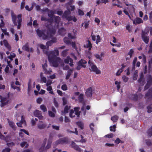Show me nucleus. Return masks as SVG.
Returning a JSON list of instances; mask_svg holds the SVG:
<instances>
[{
    "mask_svg": "<svg viewBox=\"0 0 152 152\" xmlns=\"http://www.w3.org/2000/svg\"><path fill=\"white\" fill-rule=\"evenodd\" d=\"M38 35L39 37H42L43 39H49L50 38L53 39V40L48 42L46 43V45L48 47L51 46L53 43L56 42V39L53 38V36L56 32V30L54 28L49 29L47 30H44L40 31L37 29V30Z\"/></svg>",
    "mask_w": 152,
    "mask_h": 152,
    "instance_id": "1",
    "label": "nucleus"
},
{
    "mask_svg": "<svg viewBox=\"0 0 152 152\" xmlns=\"http://www.w3.org/2000/svg\"><path fill=\"white\" fill-rule=\"evenodd\" d=\"M46 54L48 56L49 61L54 67L58 66L61 63V58L57 56L59 54V52L57 48H55L54 50L50 51L49 52H45Z\"/></svg>",
    "mask_w": 152,
    "mask_h": 152,
    "instance_id": "2",
    "label": "nucleus"
},
{
    "mask_svg": "<svg viewBox=\"0 0 152 152\" xmlns=\"http://www.w3.org/2000/svg\"><path fill=\"white\" fill-rule=\"evenodd\" d=\"M51 144V141L48 140L47 142V139L45 138L42 142L41 147L39 149V151L40 152L46 151L47 150L50 148Z\"/></svg>",
    "mask_w": 152,
    "mask_h": 152,
    "instance_id": "3",
    "label": "nucleus"
},
{
    "mask_svg": "<svg viewBox=\"0 0 152 152\" xmlns=\"http://www.w3.org/2000/svg\"><path fill=\"white\" fill-rule=\"evenodd\" d=\"M11 14L13 23L15 26L17 25V23H18L17 28L18 29H19L21 26L22 21L21 15L19 14L18 15L17 17L12 12Z\"/></svg>",
    "mask_w": 152,
    "mask_h": 152,
    "instance_id": "4",
    "label": "nucleus"
},
{
    "mask_svg": "<svg viewBox=\"0 0 152 152\" xmlns=\"http://www.w3.org/2000/svg\"><path fill=\"white\" fill-rule=\"evenodd\" d=\"M70 13L71 12L70 10L65 11L62 15V18H66L68 21L73 20V21L76 22L77 20L74 16H69Z\"/></svg>",
    "mask_w": 152,
    "mask_h": 152,
    "instance_id": "5",
    "label": "nucleus"
},
{
    "mask_svg": "<svg viewBox=\"0 0 152 152\" xmlns=\"http://www.w3.org/2000/svg\"><path fill=\"white\" fill-rule=\"evenodd\" d=\"M88 64L90 66L89 69L91 71L94 72L97 74H100L101 73L100 70L98 69L97 66L90 60L88 61Z\"/></svg>",
    "mask_w": 152,
    "mask_h": 152,
    "instance_id": "6",
    "label": "nucleus"
},
{
    "mask_svg": "<svg viewBox=\"0 0 152 152\" xmlns=\"http://www.w3.org/2000/svg\"><path fill=\"white\" fill-rule=\"evenodd\" d=\"M69 139L67 137H64L57 140L53 143V145L56 146L59 144H67L69 143Z\"/></svg>",
    "mask_w": 152,
    "mask_h": 152,
    "instance_id": "7",
    "label": "nucleus"
},
{
    "mask_svg": "<svg viewBox=\"0 0 152 152\" xmlns=\"http://www.w3.org/2000/svg\"><path fill=\"white\" fill-rule=\"evenodd\" d=\"M148 33V31H142V33L141 34V37L142 39L146 44H148L149 42V37L147 36Z\"/></svg>",
    "mask_w": 152,
    "mask_h": 152,
    "instance_id": "8",
    "label": "nucleus"
},
{
    "mask_svg": "<svg viewBox=\"0 0 152 152\" xmlns=\"http://www.w3.org/2000/svg\"><path fill=\"white\" fill-rule=\"evenodd\" d=\"M1 106L2 107L5 106L8 103L9 99L8 97H6L0 96Z\"/></svg>",
    "mask_w": 152,
    "mask_h": 152,
    "instance_id": "9",
    "label": "nucleus"
},
{
    "mask_svg": "<svg viewBox=\"0 0 152 152\" xmlns=\"http://www.w3.org/2000/svg\"><path fill=\"white\" fill-rule=\"evenodd\" d=\"M47 126V124L43 123L42 121H39L37 124V127L40 130H42L45 129Z\"/></svg>",
    "mask_w": 152,
    "mask_h": 152,
    "instance_id": "10",
    "label": "nucleus"
},
{
    "mask_svg": "<svg viewBox=\"0 0 152 152\" xmlns=\"http://www.w3.org/2000/svg\"><path fill=\"white\" fill-rule=\"evenodd\" d=\"M70 146L75 149L77 151H78V152H81V151L82 150L81 148L73 141L72 142Z\"/></svg>",
    "mask_w": 152,
    "mask_h": 152,
    "instance_id": "11",
    "label": "nucleus"
},
{
    "mask_svg": "<svg viewBox=\"0 0 152 152\" xmlns=\"http://www.w3.org/2000/svg\"><path fill=\"white\" fill-rule=\"evenodd\" d=\"M152 78L151 76L149 75L148 76L147 79V83L145 87V89H147L148 88L149 86L152 84Z\"/></svg>",
    "mask_w": 152,
    "mask_h": 152,
    "instance_id": "12",
    "label": "nucleus"
},
{
    "mask_svg": "<svg viewBox=\"0 0 152 152\" xmlns=\"http://www.w3.org/2000/svg\"><path fill=\"white\" fill-rule=\"evenodd\" d=\"M34 115L38 118L40 120H42L43 119V117L42 115L41 112L39 110H36L34 112Z\"/></svg>",
    "mask_w": 152,
    "mask_h": 152,
    "instance_id": "13",
    "label": "nucleus"
},
{
    "mask_svg": "<svg viewBox=\"0 0 152 152\" xmlns=\"http://www.w3.org/2000/svg\"><path fill=\"white\" fill-rule=\"evenodd\" d=\"M64 62L65 63L69 64V62H70L69 64V65L71 66H73V60L69 56H67V58L65 59L64 60Z\"/></svg>",
    "mask_w": 152,
    "mask_h": 152,
    "instance_id": "14",
    "label": "nucleus"
},
{
    "mask_svg": "<svg viewBox=\"0 0 152 152\" xmlns=\"http://www.w3.org/2000/svg\"><path fill=\"white\" fill-rule=\"evenodd\" d=\"M22 49L26 51L27 52H33V50L32 48H29L28 45V44H26L25 45H23L22 48Z\"/></svg>",
    "mask_w": 152,
    "mask_h": 152,
    "instance_id": "15",
    "label": "nucleus"
},
{
    "mask_svg": "<svg viewBox=\"0 0 152 152\" xmlns=\"http://www.w3.org/2000/svg\"><path fill=\"white\" fill-rule=\"evenodd\" d=\"M92 94V89L91 87L88 88L85 92L86 95L88 97H91Z\"/></svg>",
    "mask_w": 152,
    "mask_h": 152,
    "instance_id": "16",
    "label": "nucleus"
},
{
    "mask_svg": "<svg viewBox=\"0 0 152 152\" xmlns=\"http://www.w3.org/2000/svg\"><path fill=\"white\" fill-rule=\"evenodd\" d=\"M7 120L9 126L14 130H15L16 127L15 123L12 121H10L9 119H7Z\"/></svg>",
    "mask_w": 152,
    "mask_h": 152,
    "instance_id": "17",
    "label": "nucleus"
},
{
    "mask_svg": "<svg viewBox=\"0 0 152 152\" xmlns=\"http://www.w3.org/2000/svg\"><path fill=\"white\" fill-rule=\"evenodd\" d=\"M143 21L142 19L139 18H136L135 19L133 20V23L135 24H139L141 23H142Z\"/></svg>",
    "mask_w": 152,
    "mask_h": 152,
    "instance_id": "18",
    "label": "nucleus"
},
{
    "mask_svg": "<svg viewBox=\"0 0 152 152\" xmlns=\"http://www.w3.org/2000/svg\"><path fill=\"white\" fill-rule=\"evenodd\" d=\"M84 47L86 48H88L89 50H90L92 48V45L91 42L88 40L87 41L86 44L84 46Z\"/></svg>",
    "mask_w": 152,
    "mask_h": 152,
    "instance_id": "19",
    "label": "nucleus"
},
{
    "mask_svg": "<svg viewBox=\"0 0 152 152\" xmlns=\"http://www.w3.org/2000/svg\"><path fill=\"white\" fill-rule=\"evenodd\" d=\"M146 97L148 99L152 97V89H150L148 93L145 95Z\"/></svg>",
    "mask_w": 152,
    "mask_h": 152,
    "instance_id": "20",
    "label": "nucleus"
},
{
    "mask_svg": "<svg viewBox=\"0 0 152 152\" xmlns=\"http://www.w3.org/2000/svg\"><path fill=\"white\" fill-rule=\"evenodd\" d=\"M80 108L79 107H77L74 108L75 113L78 117H79L80 114V111H79Z\"/></svg>",
    "mask_w": 152,
    "mask_h": 152,
    "instance_id": "21",
    "label": "nucleus"
},
{
    "mask_svg": "<svg viewBox=\"0 0 152 152\" xmlns=\"http://www.w3.org/2000/svg\"><path fill=\"white\" fill-rule=\"evenodd\" d=\"M70 106H69L67 105L64 108V111H62V114L63 115V114H64L68 113V110L70 109Z\"/></svg>",
    "mask_w": 152,
    "mask_h": 152,
    "instance_id": "22",
    "label": "nucleus"
},
{
    "mask_svg": "<svg viewBox=\"0 0 152 152\" xmlns=\"http://www.w3.org/2000/svg\"><path fill=\"white\" fill-rule=\"evenodd\" d=\"M54 20L55 22L57 24V26H58V24L60 22L61 19L59 16H54Z\"/></svg>",
    "mask_w": 152,
    "mask_h": 152,
    "instance_id": "23",
    "label": "nucleus"
},
{
    "mask_svg": "<svg viewBox=\"0 0 152 152\" xmlns=\"http://www.w3.org/2000/svg\"><path fill=\"white\" fill-rule=\"evenodd\" d=\"M39 47L41 49L43 50V52L44 53H45V54H46L45 52H49L50 51H46L45 49L46 47L45 45L42 44H39Z\"/></svg>",
    "mask_w": 152,
    "mask_h": 152,
    "instance_id": "24",
    "label": "nucleus"
},
{
    "mask_svg": "<svg viewBox=\"0 0 152 152\" xmlns=\"http://www.w3.org/2000/svg\"><path fill=\"white\" fill-rule=\"evenodd\" d=\"M47 87V90L49 91V93L53 95L54 94V93L52 90L53 89L52 87L51 86H48Z\"/></svg>",
    "mask_w": 152,
    "mask_h": 152,
    "instance_id": "25",
    "label": "nucleus"
},
{
    "mask_svg": "<svg viewBox=\"0 0 152 152\" xmlns=\"http://www.w3.org/2000/svg\"><path fill=\"white\" fill-rule=\"evenodd\" d=\"M43 73L42 72L40 74L41 80L44 83H45L47 82V80L46 77L43 76Z\"/></svg>",
    "mask_w": 152,
    "mask_h": 152,
    "instance_id": "26",
    "label": "nucleus"
},
{
    "mask_svg": "<svg viewBox=\"0 0 152 152\" xmlns=\"http://www.w3.org/2000/svg\"><path fill=\"white\" fill-rule=\"evenodd\" d=\"M144 77V75L142 72L140 74V77L139 80H138V81L139 83H140L142 82V84L143 85V80Z\"/></svg>",
    "mask_w": 152,
    "mask_h": 152,
    "instance_id": "27",
    "label": "nucleus"
},
{
    "mask_svg": "<svg viewBox=\"0 0 152 152\" xmlns=\"http://www.w3.org/2000/svg\"><path fill=\"white\" fill-rule=\"evenodd\" d=\"M73 70V69H70L68 71L67 75L66 77V79L67 80L69 78Z\"/></svg>",
    "mask_w": 152,
    "mask_h": 152,
    "instance_id": "28",
    "label": "nucleus"
},
{
    "mask_svg": "<svg viewBox=\"0 0 152 152\" xmlns=\"http://www.w3.org/2000/svg\"><path fill=\"white\" fill-rule=\"evenodd\" d=\"M80 61H81V64L82 67L85 68L86 67V64L87 62L85 60L83 59H81Z\"/></svg>",
    "mask_w": 152,
    "mask_h": 152,
    "instance_id": "29",
    "label": "nucleus"
},
{
    "mask_svg": "<svg viewBox=\"0 0 152 152\" xmlns=\"http://www.w3.org/2000/svg\"><path fill=\"white\" fill-rule=\"evenodd\" d=\"M20 145L22 147H23L24 146H25V148H26L28 147V144L27 142H23L20 143Z\"/></svg>",
    "mask_w": 152,
    "mask_h": 152,
    "instance_id": "30",
    "label": "nucleus"
},
{
    "mask_svg": "<svg viewBox=\"0 0 152 152\" xmlns=\"http://www.w3.org/2000/svg\"><path fill=\"white\" fill-rule=\"evenodd\" d=\"M77 124L78 126L81 129H83L84 128V124L83 123L81 122H78L77 123Z\"/></svg>",
    "mask_w": 152,
    "mask_h": 152,
    "instance_id": "31",
    "label": "nucleus"
},
{
    "mask_svg": "<svg viewBox=\"0 0 152 152\" xmlns=\"http://www.w3.org/2000/svg\"><path fill=\"white\" fill-rule=\"evenodd\" d=\"M64 41L67 44L69 45L71 44V41L67 37H65L64 39Z\"/></svg>",
    "mask_w": 152,
    "mask_h": 152,
    "instance_id": "32",
    "label": "nucleus"
},
{
    "mask_svg": "<svg viewBox=\"0 0 152 152\" xmlns=\"http://www.w3.org/2000/svg\"><path fill=\"white\" fill-rule=\"evenodd\" d=\"M138 71L137 70H136L134 72L133 74V79L134 80H136L137 79L138 76Z\"/></svg>",
    "mask_w": 152,
    "mask_h": 152,
    "instance_id": "33",
    "label": "nucleus"
},
{
    "mask_svg": "<svg viewBox=\"0 0 152 152\" xmlns=\"http://www.w3.org/2000/svg\"><path fill=\"white\" fill-rule=\"evenodd\" d=\"M83 94H80L79 96L78 100L80 102H83Z\"/></svg>",
    "mask_w": 152,
    "mask_h": 152,
    "instance_id": "34",
    "label": "nucleus"
},
{
    "mask_svg": "<svg viewBox=\"0 0 152 152\" xmlns=\"http://www.w3.org/2000/svg\"><path fill=\"white\" fill-rule=\"evenodd\" d=\"M40 108L43 112L47 111V109L46 106L44 104H42L40 106Z\"/></svg>",
    "mask_w": 152,
    "mask_h": 152,
    "instance_id": "35",
    "label": "nucleus"
},
{
    "mask_svg": "<svg viewBox=\"0 0 152 152\" xmlns=\"http://www.w3.org/2000/svg\"><path fill=\"white\" fill-rule=\"evenodd\" d=\"M118 118V117L117 115H115L111 118V120L113 122H116Z\"/></svg>",
    "mask_w": 152,
    "mask_h": 152,
    "instance_id": "36",
    "label": "nucleus"
},
{
    "mask_svg": "<svg viewBox=\"0 0 152 152\" xmlns=\"http://www.w3.org/2000/svg\"><path fill=\"white\" fill-rule=\"evenodd\" d=\"M137 57H134V60H133V63H132L133 66L132 67V70H134L135 66L136 63L137 61Z\"/></svg>",
    "mask_w": 152,
    "mask_h": 152,
    "instance_id": "37",
    "label": "nucleus"
},
{
    "mask_svg": "<svg viewBox=\"0 0 152 152\" xmlns=\"http://www.w3.org/2000/svg\"><path fill=\"white\" fill-rule=\"evenodd\" d=\"M76 114L74 113V111L73 110H71L69 113V116L71 118L74 117Z\"/></svg>",
    "mask_w": 152,
    "mask_h": 152,
    "instance_id": "38",
    "label": "nucleus"
},
{
    "mask_svg": "<svg viewBox=\"0 0 152 152\" xmlns=\"http://www.w3.org/2000/svg\"><path fill=\"white\" fill-rule=\"evenodd\" d=\"M121 83V82H118L117 81H116L115 82V85H116L117 88L118 90L120 88V84Z\"/></svg>",
    "mask_w": 152,
    "mask_h": 152,
    "instance_id": "39",
    "label": "nucleus"
},
{
    "mask_svg": "<svg viewBox=\"0 0 152 152\" xmlns=\"http://www.w3.org/2000/svg\"><path fill=\"white\" fill-rule=\"evenodd\" d=\"M59 31L60 34L62 35H63L66 33V30L64 28H62Z\"/></svg>",
    "mask_w": 152,
    "mask_h": 152,
    "instance_id": "40",
    "label": "nucleus"
},
{
    "mask_svg": "<svg viewBox=\"0 0 152 152\" xmlns=\"http://www.w3.org/2000/svg\"><path fill=\"white\" fill-rule=\"evenodd\" d=\"M1 22L0 23V27H3L4 26V23L3 21V18L2 16H0Z\"/></svg>",
    "mask_w": 152,
    "mask_h": 152,
    "instance_id": "41",
    "label": "nucleus"
},
{
    "mask_svg": "<svg viewBox=\"0 0 152 152\" xmlns=\"http://www.w3.org/2000/svg\"><path fill=\"white\" fill-rule=\"evenodd\" d=\"M123 67H122L120 69H119L116 73V75L117 76H119L120 75V74L123 71Z\"/></svg>",
    "mask_w": 152,
    "mask_h": 152,
    "instance_id": "42",
    "label": "nucleus"
},
{
    "mask_svg": "<svg viewBox=\"0 0 152 152\" xmlns=\"http://www.w3.org/2000/svg\"><path fill=\"white\" fill-rule=\"evenodd\" d=\"M68 50H65L62 52L61 55L63 57H65L67 54V52Z\"/></svg>",
    "mask_w": 152,
    "mask_h": 152,
    "instance_id": "43",
    "label": "nucleus"
},
{
    "mask_svg": "<svg viewBox=\"0 0 152 152\" xmlns=\"http://www.w3.org/2000/svg\"><path fill=\"white\" fill-rule=\"evenodd\" d=\"M44 71H45V73L46 74H50L52 72V70L50 69H49L48 70L46 69H45Z\"/></svg>",
    "mask_w": 152,
    "mask_h": 152,
    "instance_id": "44",
    "label": "nucleus"
},
{
    "mask_svg": "<svg viewBox=\"0 0 152 152\" xmlns=\"http://www.w3.org/2000/svg\"><path fill=\"white\" fill-rule=\"evenodd\" d=\"M3 43L4 45L8 48H10V46L6 40H4L3 41Z\"/></svg>",
    "mask_w": 152,
    "mask_h": 152,
    "instance_id": "45",
    "label": "nucleus"
},
{
    "mask_svg": "<svg viewBox=\"0 0 152 152\" xmlns=\"http://www.w3.org/2000/svg\"><path fill=\"white\" fill-rule=\"evenodd\" d=\"M116 128V126L115 125H113V126H111L110 127V130L111 131H113L115 132V129Z\"/></svg>",
    "mask_w": 152,
    "mask_h": 152,
    "instance_id": "46",
    "label": "nucleus"
},
{
    "mask_svg": "<svg viewBox=\"0 0 152 152\" xmlns=\"http://www.w3.org/2000/svg\"><path fill=\"white\" fill-rule=\"evenodd\" d=\"M97 39L96 40V43L97 44H98V42H100L101 41V39L100 38V36L99 35H97L96 36Z\"/></svg>",
    "mask_w": 152,
    "mask_h": 152,
    "instance_id": "47",
    "label": "nucleus"
},
{
    "mask_svg": "<svg viewBox=\"0 0 152 152\" xmlns=\"http://www.w3.org/2000/svg\"><path fill=\"white\" fill-rule=\"evenodd\" d=\"M81 62V61H79L78 62V66L77 67V70H80V69L81 67H82Z\"/></svg>",
    "mask_w": 152,
    "mask_h": 152,
    "instance_id": "48",
    "label": "nucleus"
},
{
    "mask_svg": "<svg viewBox=\"0 0 152 152\" xmlns=\"http://www.w3.org/2000/svg\"><path fill=\"white\" fill-rule=\"evenodd\" d=\"M53 103L54 105L56 107H57L58 106V103L55 98L54 99Z\"/></svg>",
    "mask_w": 152,
    "mask_h": 152,
    "instance_id": "49",
    "label": "nucleus"
},
{
    "mask_svg": "<svg viewBox=\"0 0 152 152\" xmlns=\"http://www.w3.org/2000/svg\"><path fill=\"white\" fill-rule=\"evenodd\" d=\"M61 88L63 91H66L67 89V87L66 84L63 85L61 87Z\"/></svg>",
    "mask_w": 152,
    "mask_h": 152,
    "instance_id": "50",
    "label": "nucleus"
},
{
    "mask_svg": "<svg viewBox=\"0 0 152 152\" xmlns=\"http://www.w3.org/2000/svg\"><path fill=\"white\" fill-rule=\"evenodd\" d=\"M134 50L132 49H131L129 52L128 53V55L130 56V58H131L132 57V55L134 53Z\"/></svg>",
    "mask_w": 152,
    "mask_h": 152,
    "instance_id": "51",
    "label": "nucleus"
},
{
    "mask_svg": "<svg viewBox=\"0 0 152 152\" xmlns=\"http://www.w3.org/2000/svg\"><path fill=\"white\" fill-rule=\"evenodd\" d=\"M131 99L134 100H136L137 99V94L132 95V96Z\"/></svg>",
    "mask_w": 152,
    "mask_h": 152,
    "instance_id": "52",
    "label": "nucleus"
},
{
    "mask_svg": "<svg viewBox=\"0 0 152 152\" xmlns=\"http://www.w3.org/2000/svg\"><path fill=\"white\" fill-rule=\"evenodd\" d=\"M54 14V12L53 11L51 10L50 11L48 14V16L50 17L51 18L53 17V14Z\"/></svg>",
    "mask_w": 152,
    "mask_h": 152,
    "instance_id": "53",
    "label": "nucleus"
},
{
    "mask_svg": "<svg viewBox=\"0 0 152 152\" xmlns=\"http://www.w3.org/2000/svg\"><path fill=\"white\" fill-rule=\"evenodd\" d=\"M28 91H29L31 89V80H29V82L28 84Z\"/></svg>",
    "mask_w": 152,
    "mask_h": 152,
    "instance_id": "54",
    "label": "nucleus"
},
{
    "mask_svg": "<svg viewBox=\"0 0 152 152\" xmlns=\"http://www.w3.org/2000/svg\"><path fill=\"white\" fill-rule=\"evenodd\" d=\"M122 78L123 81L125 82H127L128 80V78L125 75H124L122 76Z\"/></svg>",
    "mask_w": 152,
    "mask_h": 152,
    "instance_id": "55",
    "label": "nucleus"
},
{
    "mask_svg": "<svg viewBox=\"0 0 152 152\" xmlns=\"http://www.w3.org/2000/svg\"><path fill=\"white\" fill-rule=\"evenodd\" d=\"M63 69L64 70H67L69 69V66L68 65H66L64 66V64H63Z\"/></svg>",
    "mask_w": 152,
    "mask_h": 152,
    "instance_id": "56",
    "label": "nucleus"
},
{
    "mask_svg": "<svg viewBox=\"0 0 152 152\" xmlns=\"http://www.w3.org/2000/svg\"><path fill=\"white\" fill-rule=\"evenodd\" d=\"M20 122L22 124H24L25 125H26V122L25 120L23 118V116L22 115L21 116V119Z\"/></svg>",
    "mask_w": 152,
    "mask_h": 152,
    "instance_id": "57",
    "label": "nucleus"
},
{
    "mask_svg": "<svg viewBox=\"0 0 152 152\" xmlns=\"http://www.w3.org/2000/svg\"><path fill=\"white\" fill-rule=\"evenodd\" d=\"M113 134L112 133H111L110 134H107L104 136L105 137H107L108 138H111L113 137Z\"/></svg>",
    "mask_w": 152,
    "mask_h": 152,
    "instance_id": "58",
    "label": "nucleus"
},
{
    "mask_svg": "<svg viewBox=\"0 0 152 152\" xmlns=\"http://www.w3.org/2000/svg\"><path fill=\"white\" fill-rule=\"evenodd\" d=\"M1 30L3 32V33H4L5 35H7V36L9 35V33L7 32L6 29H4L2 28H1Z\"/></svg>",
    "mask_w": 152,
    "mask_h": 152,
    "instance_id": "59",
    "label": "nucleus"
},
{
    "mask_svg": "<svg viewBox=\"0 0 152 152\" xmlns=\"http://www.w3.org/2000/svg\"><path fill=\"white\" fill-rule=\"evenodd\" d=\"M10 148H7L3 149L2 151V152H10Z\"/></svg>",
    "mask_w": 152,
    "mask_h": 152,
    "instance_id": "60",
    "label": "nucleus"
},
{
    "mask_svg": "<svg viewBox=\"0 0 152 152\" xmlns=\"http://www.w3.org/2000/svg\"><path fill=\"white\" fill-rule=\"evenodd\" d=\"M78 13L79 15H83L84 14L83 11L80 9L78 10Z\"/></svg>",
    "mask_w": 152,
    "mask_h": 152,
    "instance_id": "61",
    "label": "nucleus"
},
{
    "mask_svg": "<svg viewBox=\"0 0 152 152\" xmlns=\"http://www.w3.org/2000/svg\"><path fill=\"white\" fill-rule=\"evenodd\" d=\"M48 113H49V115L50 116L52 117H54L55 114L52 111H49Z\"/></svg>",
    "mask_w": 152,
    "mask_h": 152,
    "instance_id": "62",
    "label": "nucleus"
},
{
    "mask_svg": "<svg viewBox=\"0 0 152 152\" xmlns=\"http://www.w3.org/2000/svg\"><path fill=\"white\" fill-rule=\"evenodd\" d=\"M148 112L150 113L152 112V108L150 106H148L147 107Z\"/></svg>",
    "mask_w": 152,
    "mask_h": 152,
    "instance_id": "63",
    "label": "nucleus"
},
{
    "mask_svg": "<svg viewBox=\"0 0 152 152\" xmlns=\"http://www.w3.org/2000/svg\"><path fill=\"white\" fill-rule=\"evenodd\" d=\"M149 68H152V58H151L149 61Z\"/></svg>",
    "mask_w": 152,
    "mask_h": 152,
    "instance_id": "64",
    "label": "nucleus"
}]
</instances>
